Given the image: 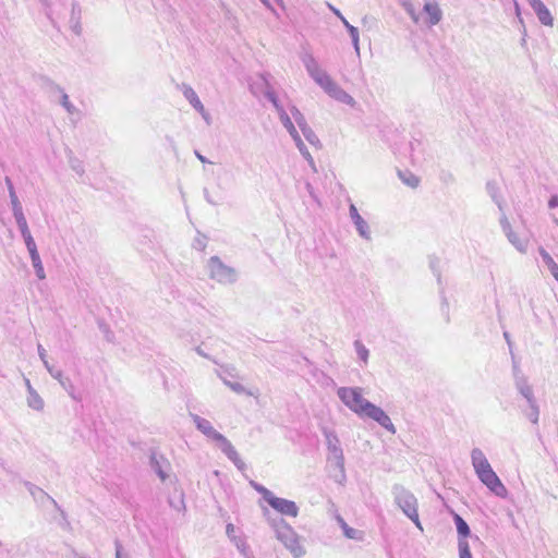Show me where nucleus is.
I'll return each instance as SVG.
<instances>
[{"mask_svg":"<svg viewBox=\"0 0 558 558\" xmlns=\"http://www.w3.org/2000/svg\"><path fill=\"white\" fill-rule=\"evenodd\" d=\"M338 397L354 413L360 416L368 417L391 433H396V428L389 416L378 407L368 402L363 397V391L357 387H342L338 390Z\"/></svg>","mask_w":558,"mask_h":558,"instance_id":"f257e3e1","label":"nucleus"},{"mask_svg":"<svg viewBox=\"0 0 558 558\" xmlns=\"http://www.w3.org/2000/svg\"><path fill=\"white\" fill-rule=\"evenodd\" d=\"M271 75L269 73H262L259 75V83L251 85V90L255 93V87L259 89L260 93L272 104L275 109L279 114V119L283 126L287 129L289 134L292 137H296L299 134L293 122L291 121L289 114L286 112L284 108L280 105L279 99L274 90V87L270 83Z\"/></svg>","mask_w":558,"mask_h":558,"instance_id":"f03ea898","label":"nucleus"},{"mask_svg":"<svg viewBox=\"0 0 558 558\" xmlns=\"http://www.w3.org/2000/svg\"><path fill=\"white\" fill-rule=\"evenodd\" d=\"M402 5L415 24L433 27L442 19V11L439 4L433 0H425L422 10H416L412 0H402Z\"/></svg>","mask_w":558,"mask_h":558,"instance_id":"7ed1b4c3","label":"nucleus"},{"mask_svg":"<svg viewBox=\"0 0 558 558\" xmlns=\"http://www.w3.org/2000/svg\"><path fill=\"white\" fill-rule=\"evenodd\" d=\"M209 278L222 284H232L238 280L234 268L226 265L218 256H211L207 262Z\"/></svg>","mask_w":558,"mask_h":558,"instance_id":"20e7f679","label":"nucleus"},{"mask_svg":"<svg viewBox=\"0 0 558 558\" xmlns=\"http://www.w3.org/2000/svg\"><path fill=\"white\" fill-rule=\"evenodd\" d=\"M472 461L475 471L483 484H485L488 488H495L496 486L501 485L499 478L480 449H474L472 451Z\"/></svg>","mask_w":558,"mask_h":558,"instance_id":"39448f33","label":"nucleus"},{"mask_svg":"<svg viewBox=\"0 0 558 558\" xmlns=\"http://www.w3.org/2000/svg\"><path fill=\"white\" fill-rule=\"evenodd\" d=\"M277 538L291 551L295 558H300L304 554V548L300 543L294 531L282 520L275 525Z\"/></svg>","mask_w":558,"mask_h":558,"instance_id":"423d86ee","label":"nucleus"},{"mask_svg":"<svg viewBox=\"0 0 558 558\" xmlns=\"http://www.w3.org/2000/svg\"><path fill=\"white\" fill-rule=\"evenodd\" d=\"M149 464L162 482L169 477L171 464L163 454L153 451L149 457Z\"/></svg>","mask_w":558,"mask_h":558,"instance_id":"0eeeda50","label":"nucleus"},{"mask_svg":"<svg viewBox=\"0 0 558 558\" xmlns=\"http://www.w3.org/2000/svg\"><path fill=\"white\" fill-rule=\"evenodd\" d=\"M263 492L266 493L265 498L268 504L281 514L291 517H295L298 514V507L293 501L271 496L270 490Z\"/></svg>","mask_w":558,"mask_h":558,"instance_id":"6e6552de","label":"nucleus"},{"mask_svg":"<svg viewBox=\"0 0 558 558\" xmlns=\"http://www.w3.org/2000/svg\"><path fill=\"white\" fill-rule=\"evenodd\" d=\"M316 82L331 96L342 101H351L352 98L344 93L327 74H320Z\"/></svg>","mask_w":558,"mask_h":558,"instance_id":"1a4fd4ad","label":"nucleus"},{"mask_svg":"<svg viewBox=\"0 0 558 558\" xmlns=\"http://www.w3.org/2000/svg\"><path fill=\"white\" fill-rule=\"evenodd\" d=\"M398 502L404 513L415 523V525L423 530L418 520V513L416 508V499L411 494H403L398 498Z\"/></svg>","mask_w":558,"mask_h":558,"instance_id":"9d476101","label":"nucleus"},{"mask_svg":"<svg viewBox=\"0 0 558 558\" xmlns=\"http://www.w3.org/2000/svg\"><path fill=\"white\" fill-rule=\"evenodd\" d=\"M190 416L193 420V423L195 424L196 428L207 438L217 442L223 436L213 427L211 423L208 420L201 417L199 415L194 413H190Z\"/></svg>","mask_w":558,"mask_h":558,"instance_id":"9b49d317","label":"nucleus"},{"mask_svg":"<svg viewBox=\"0 0 558 558\" xmlns=\"http://www.w3.org/2000/svg\"><path fill=\"white\" fill-rule=\"evenodd\" d=\"M539 22L545 26L554 25V17L542 0H527Z\"/></svg>","mask_w":558,"mask_h":558,"instance_id":"f8f14e48","label":"nucleus"},{"mask_svg":"<svg viewBox=\"0 0 558 558\" xmlns=\"http://www.w3.org/2000/svg\"><path fill=\"white\" fill-rule=\"evenodd\" d=\"M221 451L238 466V469L242 470L244 468V462L240 459V456L233 445L228 440L225 436H222L217 441Z\"/></svg>","mask_w":558,"mask_h":558,"instance_id":"ddd939ff","label":"nucleus"},{"mask_svg":"<svg viewBox=\"0 0 558 558\" xmlns=\"http://www.w3.org/2000/svg\"><path fill=\"white\" fill-rule=\"evenodd\" d=\"M81 19H82V8L76 0H73L71 3V16H70L69 24H70V28L72 29V32L77 36H80L83 31Z\"/></svg>","mask_w":558,"mask_h":558,"instance_id":"4468645a","label":"nucleus"},{"mask_svg":"<svg viewBox=\"0 0 558 558\" xmlns=\"http://www.w3.org/2000/svg\"><path fill=\"white\" fill-rule=\"evenodd\" d=\"M181 90L184 95V97L187 99V101L191 104V106L198 111L205 119H206V111L205 108L199 100L197 94L195 90L187 84L183 83L181 85Z\"/></svg>","mask_w":558,"mask_h":558,"instance_id":"2eb2a0df","label":"nucleus"},{"mask_svg":"<svg viewBox=\"0 0 558 558\" xmlns=\"http://www.w3.org/2000/svg\"><path fill=\"white\" fill-rule=\"evenodd\" d=\"M45 367L48 371V373L51 375V377L57 379L59 381V384L63 387V389H65L70 393L71 397H74L73 392H72L74 387H73L70 378L64 377L63 372L61 369H58V368L53 367L52 365H50L48 361H45Z\"/></svg>","mask_w":558,"mask_h":558,"instance_id":"dca6fc26","label":"nucleus"},{"mask_svg":"<svg viewBox=\"0 0 558 558\" xmlns=\"http://www.w3.org/2000/svg\"><path fill=\"white\" fill-rule=\"evenodd\" d=\"M291 112H292V116L295 120V122L298 123V125L300 126V129L302 130L303 132V135L305 136V138L311 143V144H314V134L312 132V130L307 126L306 122H305V119L303 117V114L300 112L299 109H296L295 107H293L291 109Z\"/></svg>","mask_w":558,"mask_h":558,"instance_id":"f3484780","label":"nucleus"},{"mask_svg":"<svg viewBox=\"0 0 558 558\" xmlns=\"http://www.w3.org/2000/svg\"><path fill=\"white\" fill-rule=\"evenodd\" d=\"M168 501L170 507L177 511H183L185 509L183 490H171L168 496Z\"/></svg>","mask_w":558,"mask_h":558,"instance_id":"a211bd4d","label":"nucleus"},{"mask_svg":"<svg viewBox=\"0 0 558 558\" xmlns=\"http://www.w3.org/2000/svg\"><path fill=\"white\" fill-rule=\"evenodd\" d=\"M50 85L56 89L58 90L60 94H61V100H60V104L61 106L66 110V112L69 114H73L76 112V108L75 106L69 100V96L68 94L64 92V89L62 87H60L59 85L54 84L53 82L49 81Z\"/></svg>","mask_w":558,"mask_h":558,"instance_id":"6ab92c4d","label":"nucleus"},{"mask_svg":"<svg viewBox=\"0 0 558 558\" xmlns=\"http://www.w3.org/2000/svg\"><path fill=\"white\" fill-rule=\"evenodd\" d=\"M5 183H7L9 195H10L12 211L15 213V211L23 210L21 202L19 201V197L15 193L13 183L9 177L5 178Z\"/></svg>","mask_w":558,"mask_h":558,"instance_id":"aec40b11","label":"nucleus"},{"mask_svg":"<svg viewBox=\"0 0 558 558\" xmlns=\"http://www.w3.org/2000/svg\"><path fill=\"white\" fill-rule=\"evenodd\" d=\"M27 404L36 411L44 409V400L35 389H31V392L27 396Z\"/></svg>","mask_w":558,"mask_h":558,"instance_id":"412c9836","label":"nucleus"},{"mask_svg":"<svg viewBox=\"0 0 558 558\" xmlns=\"http://www.w3.org/2000/svg\"><path fill=\"white\" fill-rule=\"evenodd\" d=\"M295 142L296 147L299 148L302 156L306 159V161L310 163L311 167H314V159L306 147V145L303 143L301 136L298 134L296 137H292Z\"/></svg>","mask_w":558,"mask_h":558,"instance_id":"4be33fe9","label":"nucleus"},{"mask_svg":"<svg viewBox=\"0 0 558 558\" xmlns=\"http://www.w3.org/2000/svg\"><path fill=\"white\" fill-rule=\"evenodd\" d=\"M539 253H541L545 264L547 265L548 269L550 270L551 275L558 281V265L544 248H539Z\"/></svg>","mask_w":558,"mask_h":558,"instance_id":"5701e85b","label":"nucleus"},{"mask_svg":"<svg viewBox=\"0 0 558 558\" xmlns=\"http://www.w3.org/2000/svg\"><path fill=\"white\" fill-rule=\"evenodd\" d=\"M13 216L15 218V221H16V225H17L19 230L21 232V235L31 233L23 210L13 213Z\"/></svg>","mask_w":558,"mask_h":558,"instance_id":"b1692460","label":"nucleus"},{"mask_svg":"<svg viewBox=\"0 0 558 558\" xmlns=\"http://www.w3.org/2000/svg\"><path fill=\"white\" fill-rule=\"evenodd\" d=\"M454 522L459 535H461L463 539H465V537L470 535V529L468 523L459 514L454 515Z\"/></svg>","mask_w":558,"mask_h":558,"instance_id":"393cba45","label":"nucleus"},{"mask_svg":"<svg viewBox=\"0 0 558 558\" xmlns=\"http://www.w3.org/2000/svg\"><path fill=\"white\" fill-rule=\"evenodd\" d=\"M39 2L43 4L45 14L47 19L50 21L51 25L53 27H57L54 12L52 10V0H39Z\"/></svg>","mask_w":558,"mask_h":558,"instance_id":"a878e982","label":"nucleus"},{"mask_svg":"<svg viewBox=\"0 0 558 558\" xmlns=\"http://www.w3.org/2000/svg\"><path fill=\"white\" fill-rule=\"evenodd\" d=\"M35 499L41 502L44 507H48V505H51L53 507H57V502L53 498H51L45 490H39V496H35Z\"/></svg>","mask_w":558,"mask_h":558,"instance_id":"bb28decb","label":"nucleus"},{"mask_svg":"<svg viewBox=\"0 0 558 558\" xmlns=\"http://www.w3.org/2000/svg\"><path fill=\"white\" fill-rule=\"evenodd\" d=\"M69 163H70L71 169L73 171H75L78 175L84 174L85 169H84L83 162L80 159H77L75 157H71L69 160Z\"/></svg>","mask_w":558,"mask_h":558,"instance_id":"cd10ccee","label":"nucleus"},{"mask_svg":"<svg viewBox=\"0 0 558 558\" xmlns=\"http://www.w3.org/2000/svg\"><path fill=\"white\" fill-rule=\"evenodd\" d=\"M350 210H351V215H352V217H353V219L355 221V225L357 226L360 232L362 234H364V227L366 226L365 221L357 214V210H356L355 206L352 205Z\"/></svg>","mask_w":558,"mask_h":558,"instance_id":"c85d7f7f","label":"nucleus"},{"mask_svg":"<svg viewBox=\"0 0 558 558\" xmlns=\"http://www.w3.org/2000/svg\"><path fill=\"white\" fill-rule=\"evenodd\" d=\"M230 541L235 545L240 553L245 551L248 548L244 537L241 534H235L234 538H230Z\"/></svg>","mask_w":558,"mask_h":558,"instance_id":"c756f323","label":"nucleus"},{"mask_svg":"<svg viewBox=\"0 0 558 558\" xmlns=\"http://www.w3.org/2000/svg\"><path fill=\"white\" fill-rule=\"evenodd\" d=\"M459 556L460 558H472L469 544L465 539L459 541Z\"/></svg>","mask_w":558,"mask_h":558,"instance_id":"7c9ffc66","label":"nucleus"},{"mask_svg":"<svg viewBox=\"0 0 558 558\" xmlns=\"http://www.w3.org/2000/svg\"><path fill=\"white\" fill-rule=\"evenodd\" d=\"M303 62L305 64V68L308 72V75L314 78V58L312 54H306L303 59Z\"/></svg>","mask_w":558,"mask_h":558,"instance_id":"2f4dec72","label":"nucleus"},{"mask_svg":"<svg viewBox=\"0 0 558 558\" xmlns=\"http://www.w3.org/2000/svg\"><path fill=\"white\" fill-rule=\"evenodd\" d=\"M509 240L517 246L519 251L525 252L527 245L526 240H519L513 234H509Z\"/></svg>","mask_w":558,"mask_h":558,"instance_id":"473e14b6","label":"nucleus"},{"mask_svg":"<svg viewBox=\"0 0 558 558\" xmlns=\"http://www.w3.org/2000/svg\"><path fill=\"white\" fill-rule=\"evenodd\" d=\"M355 347H356V352H357L360 359L363 360L364 362H367L368 350L360 342H356Z\"/></svg>","mask_w":558,"mask_h":558,"instance_id":"72a5a7b5","label":"nucleus"},{"mask_svg":"<svg viewBox=\"0 0 558 558\" xmlns=\"http://www.w3.org/2000/svg\"><path fill=\"white\" fill-rule=\"evenodd\" d=\"M98 325L99 329L105 333L106 339L111 342L113 339V332L109 329V326L104 322H99Z\"/></svg>","mask_w":558,"mask_h":558,"instance_id":"f704fd0d","label":"nucleus"},{"mask_svg":"<svg viewBox=\"0 0 558 558\" xmlns=\"http://www.w3.org/2000/svg\"><path fill=\"white\" fill-rule=\"evenodd\" d=\"M34 269H35V272H36V276L38 279L43 280L46 278V274H45V269H44V266H43V263L39 262V263H35V264H32Z\"/></svg>","mask_w":558,"mask_h":558,"instance_id":"c9c22d12","label":"nucleus"},{"mask_svg":"<svg viewBox=\"0 0 558 558\" xmlns=\"http://www.w3.org/2000/svg\"><path fill=\"white\" fill-rule=\"evenodd\" d=\"M226 534L230 539L234 538L235 534H240V531L232 523H228L226 526Z\"/></svg>","mask_w":558,"mask_h":558,"instance_id":"e433bc0d","label":"nucleus"},{"mask_svg":"<svg viewBox=\"0 0 558 558\" xmlns=\"http://www.w3.org/2000/svg\"><path fill=\"white\" fill-rule=\"evenodd\" d=\"M22 238H23V240L25 242V245H26L27 250L28 248H34V247L37 246L36 243H35V240H34V238H33V235L31 233L24 234V235H22Z\"/></svg>","mask_w":558,"mask_h":558,"instance_id":"4c0bfd02","label":"nucleus"},{"mask_svg":"<svg viewBox=\"0 0 558 558\" xmlns=\"http://www.w3.org/2000/svg\"><path fill=\"white\" fill-rule=\"evenodd\" d=\"M27 251L29 253L32 264L41 262L37 246L34 248H28Z\"/></svg>","mask_w":558,"mask_h":558,"instance_id":"58836bf2","label":"nucleus"},{"mask_svg":"<svg viewBox=\"0 0 558 558\" xmlns=\"http://www.w3.org/2000/svg\"><path fill=\"white\" fill-rule=\"evenodd\" d=\"M27 251L29 253L32 264L41 262L37 246L34 248H28Z\"/></svg>","mask_w":558,"mask_h":558,"instance_id":"ea45409f","label":"nucleus"},{"mask_svg":"<svg viewBox=\"0 0 558 558\" xmlns=\"http://www.w3.org/2000/svg\"><path fill=\"white\" fill-rule=\"evenodd\" d=\"M228 387L236 392V393H244L245 392V388L242 384L240 383H233V384H228Z\"/></svg>","mask_w":558,"mask_h":558,"instance_id":"a19ab883","label":"nucleus"},{"mask_svg":"<svg viewBox=\"0 0 558 558\" xmlns=\"http://www.w3.org/2000/svg\"><path fill=\"white\" fill-rule=\"evenodd\" d=\"M114 546H116V558H123V557L128 558V555H123V547L119 541L114 542Z\"/></svg>","mask_w":558,"mask_h":558,"instance_id":"79ce46f5","label":"nucleus"},{"mask_svg":"<svg viewBox=\"0 0 558 558\" xmlns=\"http://www.w3.org/2000/svg\"><path fill=\"white\" fill-rule=\"evenodd\" d=\"M403 181H404L408 185H410V186H412V187H416V186L418 185V182H420L418 178H416V177H415V175H413V174H411L408 179H403Z\"/></svg>","mask_w":558,"mask_h":558,"instance_id":"37998d69","label":"nucleus"},{"mask_svg":"<svg viewBox=\"0 0 558 558\" xmlns=\"http://www.w3.org/2000/svg\"><path fill=\"white\" fill-rule=\"evenodd\" d=\"M193 246L196 250H199V251L205 250V247H206V239L205 238H203V239H195Z\"/></svg>","mask_w":558,"mask_h":558,"instance_id":"c03bdc74","label":"nucleus"},{"mask_svg":"<svg viewBox=\"0 0 558 558\" xmlns=\"http://www.w3.org/2000/svg\"><path fill=\"white\" fill-rule=\"evenodd\" d=\"M342 526H343L344 533H345V535H347L348 537H350V538H355V537H357V534H359V532H357V531H355V530H353V529L348 527L345 524H343Z\"/></svg>","mask_w":558,"mask_h":558,"instance_id":"a18cd8bd","label":"nucleus"},{"mask_svg":"<svg viewBox=\"0 0 558 558\" xmlns=\"http://www.w3.org/2000/svg\"><path fill=\"white\" fill-rule=\"evenodd\" d=\"M37 351H38V355H39L40 360L45 364V361H48L47 360V351H46V349L41 344H38L37 345Z\"/></svg>","mask_w":558,"mask_h":558,"instance_id":"49530a36","label":"nucleus"},{"mask_svg":"<svg viewBox=\"0 0 558 558\" xmlns=\"http://www.w3.org/2000/svg\"><path fill=\"white\" fill-rule=\"evenodd\" d=\"M204 196H205V199H206L209 204H211V205H217V203H216V202H214V201L211 199V196L209 195V192H208V190H207V189H204Z\"/></svg>","mask_w":558,"mask_h":558,"instance_id":"de8ad7c7","label":"nucleus"},{"mask_svg":"<svg viewBox=\"0 0 558 558\" xmlns=\"http://www.w3.org/2000/svg\"><path fill=\"white\" fill-rule=\"evenodd\" d=\"M195 156L197 157V159L202 162H208L207 158L205 156H203L199 151L195 150Z\"/></svg>","mask_w":558,"mask_h":558,"instance_id":"09e8293b","label":"nucleus"},{"mask_svg":"<svg viewBox=\"0 0 558 558\" xmlns=\"http://www.w3.org/2000/svg\"><path fill=\"white\" fill-rule=\"evenodd\" d=\"M260 1L263 2V4H264L265 7H267V8H268L269 10H271L275 14H277V13H276V11H275V9L271 7V4H270L269 0H260Z\"/></svg>","mask_w":558,"mask_h":558,"instance_id":"8fccbe9b","label":"nucleus"},{"mask_svg":"<svg viewBox=\"0 0 558 558\" xmlns=\"http://www.w3.org/2000/svg\"><path fill=\"white\" fill-rule=\"evenodd\" d=\"M244 558H255L254 555L250 551V549H245V551L241 553Z\"/></svg>","mask_w":558,"mask_h":558,"instance_id":"3c124183","label":"nucleus"},{"mask_svg":"<svg viewBox=\"0 0 558 558\" xmlns=\"http://www.w3.org/2000/svg\"><path fill=\"white\" fill-rule=\"evenodd\" d=\"M195 350H196L198 355H201L203 357H206V359H209V356L202 350L201 347H197Z\"/></svg>","mask_w":558,"mask_h":558,"instance_id":"603ef678","label":"nucleus"},{"mask_svg":"<svg viewBox=\"0 0 558 558\" xmlns=\"http://www.w3.org/2000/svg\"><path fill=\"white\" fill-rule=\"evenodd\" d=\"M306 187H307V191H308L310 195L313 196L314 195V191H313V187H312L311 183H306Z\"/></svg>","mask_w":558,"mask_h":558,"instance_id":"864d4df0","label":"nucleus"},{"mask_svg":"<svg viewBox=\"0 0 558 558\" xmlns=\"http://www.w3.org/2000/svg\"><path fill=\"white\" fill-rule=\"evenodd\" d=\"M25 384H26V387H27V391L29 393L31 389H34V388L32 387L29 379H25Z\"/></svg>","mask_w":558,"mask_h":558,"instance_id":"5fc2aeb1","label":"nucleus"},{"mask_svg":"<svg viewBox=\"0 0 558 558\" xmlns=\"http://www.w3.org/2000/svg\"><path fill=\"white\" fill-rule=\"evenodd\" d=\"M251 485H252V486H253V488H255V489H258V488H265L263 485L256 484V483H254L253 481L251 482Z\"/></svg>","mask_w":558,"mask_h":558,"instance_id":"6e6d98bb","label":"nucleus"},{"mask_svg":"<svg viewBox=\"0 0 558 558\" xmlns=\"http://www.w3.org/2000/svg\"><path fill=\"white\" fill-rule=\"evenodd\" d=\"M350 32H351V34H352L354 37H356V35H357V31H356V28H355V27L351 26V27H350Z\"/></svg>","mask_w":558,"mask_h":558,"instance_id":"4d7b16f0","label":"nucleus"},{"mask_svg":"<svg viewBox=\"0 0 558 558\" xmlns=\"http://www.w3.org/2000/svg\"><path fill=\"white\" fill-rule=\"evenodd\" d=\"M556 205H557L556 199H555V198L550 199V202H549V206H550V207H555Z\"/></svg>","mask_w":558,"mask_h":558,"instance_id":"13d9d810","label":"nucleus"},{"mask_svg":"<svg viewBox=\"0 0 558 558\" xmlns=\"http://www.w3.org/2000/svg\"><path fill=\"white\" fill-rule=\"evenodd\" d=\"M222 380H223L225 385H227V386H228V384H233V381L227 380L226 378H222Z\"/></svg>","mask_w":558,"mask_h":558,"instance_id":"bf43d9fd","label":"nucleus"},{"mask_svg":"<svg viewBox=\"0 0 558 558\" xmlns=\"http://www.w3.org/2000/svg\"><path fill=\"white\" fill-rule=\"evenodd\" d=\"M2 546V543L0 542V547Z\"/></svg>","mask_w":558,"mask_h":558,"instance_id":"052dcab7","label":"nucleus"},{"mask_svg":"<svg viewBox=\"0 0 558 558\" xmlns=\"http://www.w3.org/2000/svg\"><path fill=\"white\" fill-rule=\"evenodd\" d=\"M278 2H280L281 0H277Z\"/></svg>","mask_w":558,"mask_h":558,"instance_id":"680f3d73","label":"nucleus"}]
</instances>
